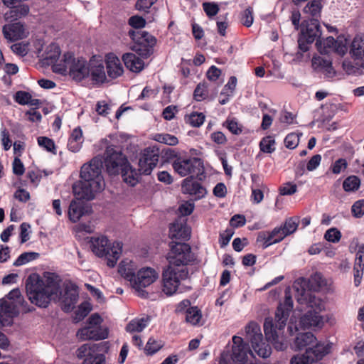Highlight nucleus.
<instances>
[{
    "mask_svg": "<svg viewBox=\"0 0 364 364\" xmlns=\"http://www.w3.org/2000/svg\"><path fill=\"white\" fill-rule=\"evenodd\" d=\"M172 167L181 177L190 175L191 178L202 180L205 177L203 161L196 157H176L172 162Z\"/></svg>",
    "mask_w": 364,
    "mask_h": 364,
    "instance_id": "7",
    "label": "nucleus"
},
{
    "mask_svg": "<svg viewBox=\"0 0 364 364\" xmlns=\"http://www.w3.org/2000/svg\"><path fill=\"white\" fill-rule=\"evenodd\" d=\"M322 5L320 0H312L309 1L304 8V12L316 18L320 16Z\"/></svg>",
    "mask_w": 364,
    "mask_h": 364,
    "instance_id": "36",
    "label": "nucleus"
},
{
    "mask_svg": "<svg viewBox=\"0 0 364 364\" xmlns=\"http://www.w3.org/2000/svg\"><path fill=\"white\" fill-rule=\"evenodd\" d=\"M103 161L100 157L93 158L80 170L81 180L73 186L75 197L80 200H91L95 194L104 190L105 183L102 175Z\"/></svg>",
    "mask_w": 364,
    "mask_h": 364,
    "instance_id": "2",
    "label": "nucleus"
},
{
    "mask_svg": "<svg viewBox=\"0 0 364 364\" xmlns=\"http://www.w3.org/2000/svg\"><path fill=\"white\" fill-rule=\"evenodd\" d=\"M123 181L130 186H134L139 179L140 172L133 168L129 164L121 171Z\"/></svg>",
    "mask_w": 364,
    "mask_h": 364,
    "instance_id": "32",
    "label": "nucleus"
},
{
    "mask_svg": "<svg viewBox=\"0 0 364 364\" xmlns=\"http://www.w3.org/2000/svg\"><path fill=\"white\" fill-rule=\"evenodd\" d=\"M274 239L272 231H264L259 233L257 241V242L262 243L263 249H265L276 243Z\"/></svg>",
    "mask_w": 364,
    "mask_h": 364,
    "instance_id": "39",
    "label": "nucleus"
},
{
    "mask_svg": "<svg viewBox=\"0 0 364 364\" xmlns=\"http://www.w3.org/2000/svg\"><path fill=\"white\" fill-rule=\"evenodd\" d=\"M38 144L40 146L43 147L46 151L55 154V146L52 139L46 136H39L38 138Z\"/></svg>",
    "mask_w": 364,
    "mask_h": 364,
    "instance_id": "47",
    "label": "nucleus"
},
{
    "mask_svg": "<svg viewBox=\"0 0 364 364\" xmlns=\"http://www.w3.org/2000/svg\"><path fill=\"white\" fill-rule=\"evenodd\" d=\"M292 309L293 300L290 289L287 288L285 290L284 302L280 303L277 309L274 320L272 318H266L264 320V331L266 339L271 342L277 350H283L287 348L284 330Z\"/></svg>",
    "mask_w": 364,
    "mask_h": 364,
    "instance_id": "3",
    "label": "nucleus"
},
{
    "mask_svg": "<svg viewBox=\"0 0 364 364\" xmlns=\"http://www.w3.org/2000/svg\"><path fill=\"white\" fill-rule=\"evenodd\" d=\"M298 302L300 304L306 303L311 308L316 307L314 310L308 311L300 319V325L304 328H309L313 326H318L322 323V317L319 312L323 308L321 301L315 296H312L310 293L306 292L305 289H302L301 297L298 298Z\"/></svg>",
    "mask_w": 364,
    "mask_h": 364,
    "instance_id": "8",
    "label": "nucleus"
},
{
    "mask_svg": "<svg viewBox=\"0 0 364 364\" xmlns=\"http://www.w3.org/2000/svg\"><path fill=\"white\" fill-rule=\"evenodd\" d=\"M294 348L297 350L306 349V351L302 355H294L291 359V364H313L329 353L328 345L318 343L311 332L298 333L294 342Z\"/></svg>",
    "mask_w": 364,
    "mask_h": 364,
    "instance_id": "4",
    "label": "nucleus"
},
{
    "mask_svg": "<svg viewBox=\"0 0 364 364\" xmlns=\"http://www.w3.org/2000/svg\"><path fill=\"white\" fill-rule=\"evenodd\" d=\"M202 318V313L198 306H193L186 310V321L193 326L200 323Z\"/></svg>",
    "mask_w": 364,
    "mask_h": 364,
    "instance_id": "35",
    "label": "nucleus"
},
{
    "mask_svg": "<svg viewBox=\"0 0 364 364\" xmlns=\"http://www.w3.org/2000/svg\"><path fill=\"white\" fill-rule=\"evenodd\" d=\"M31 95L25 91H18L14 95L15 101L21 105H28Z\"/></svg>",
    "mask_w": 364,
    "mask_h": 364,
    "instance_id": "56",
    "label": "nucleus"
},
{
    "mask_svg": "<svg viewBox=\"0 0 364 364\" xmlns=\"http://www.w3.org/2000/svg\"><path fill=\"white\" fill-rule=\"evenodd\" d=\"M119 272L133 284L136 274L132 264H125L124 262H122L119 264Z\"/></svg>",
    "mask_w": 364,
    "mask_h": 364,
    "instance_id": "37",
    "label": "nucleus"
},
{
    "mask_svg": "<svg viewBox=\"0 0 364 364\" xmlns=\"http://www.w3.org/2000/svg\"><path fill=\"white\" fill-rule=\"evenodd\" d=\"M77 337L82 341L103 340L107 338L108 331L101 326H85L77 332Z\"/></svg>",
    "mask_w": 364,
    "mask_h": 364,
    "instance_id": "20",
    "label": "nucleus"
},
{
    "mask_svg": "<svg viewBox=\"0 0 364 364\" xmlns=\"http://www.w3.org/2000/svg\"><path fill=\"white\" fill-rule=\"evenodd\" d=\"M226 127L233 134L239 135L242 132V127L236 119H227L225 121Z\"/></svg>",
    "mask_w": 364,
    "mask_h": 364,
    "instance_id": "51",
    "label": "nucleus"
},
{
    "mask_svg": "<svg viewBox=\"0 0 364 364\" xmlns=\"http://www.w3.org/2000/svg\"><path fill=\"white\" fill-rule=\"evenodd\" d=\"M245 331L255 352L259 357L268 358L272 353V348L263 341L260 326L256 322L252 321L246 326Z\"/></svg>",
    "mask_w": 364,
    "mask_h": 364,
    "instance_id": "12",
    "label": "nucleus"
},
{
    "mask_svg": "<svg viewBox=\"0 0 364 364\" xmlns=\"http://www.w3.org/2000/svg\"><path fill=\"white\" fill-rule=\"evenodd\" d=\"M83 142L82 132L80 127L75 128L68 139V148L72 152H77L82 147Z\"/></svg>",
    "mask_w": 364,
    "mask_h": 364,
    "instance_id": "31",
    "label": "nucleus"
},
{
    "mask_svg": "<svg viewBox=\"0 0 364 364\" xmlns=\"http://www.w3.org/2000/svg\"><path fill=\"white\" fill-rule=\"evenodd\" d=\"M297 191V186L296 184L287 182L280 187L279 193L282 196H291Z\"/></svg>",
    "mask_w": 364,
    "mask_h": 364,
    "instance_id": "60",
    "label": "nucleus"
},
{
    "mask_svg": "<svg viewBox=\"0 0 364 364\" xmlns=\"http://www.w3.org/2000/svg\"><path fill=\"white\" fill-rule=\"evenodd\" d=\"M193 178L187 177L183 181V193L194 196L197 199H200L205 196L206 189L199 182L193 181Z\"/></svg>",
    "mask_w": 364,
    "mask_h": 364,
    "instance_id": "22",
    "label": "nucleus"
},
{
    "mask_svg": "<svg viewBox=\"0 0 364 364\" xmlns=\"http://www.w3.org/2000/svg\"><path fill=\"white\" fill-rule=\"evenodd\" d=\"M11 50L18 55L25 56L28 53V43H16L11 46Z\"/></svg>",
    "mask_w": 364,
    "mask_h": 364,
    "instance_id": "57",
    "label": "nucleus"
},
{
    "mask_svg": "<svg viewBox=\"0 0 364 364\" xmlns=\"http://www.w3.org/2000/svg\"><path fill=\"white\" fill-rule=\"evenodd\" d=\"M107 348V343L99 344L85 343L77 350V358L82 359V364H105V355L102 353Z\"/></svg>",
    "mask_w": 364,
    "mask_h": 364,
    "instance_id": "13",
    "label": "nucleus"
},
{
    "mask_svg": "<svg viewBox=\"0 0 364 364\" xmlns=\"http://www.w3.org/2000/svg\"><path fill=\"white\" fill-rule=\"evenodd\" d=\"M328 59L323 57H314L312 59V66L318 72H321L328 63Z\"/></svg>",
    "mask_w": 364,
    "mask_h": 364,
    "instance_id": "61",
    "label": "nucleus"
},
{
    "mask_svg": "<svg viewBox=\"0 0 364 364\" xmlns=\"http://www.w3.org/2000/svg\"><path fill=\"white\" fill-rule=\"evenodd\" d=\"M341 237V232L335 228H330L328 230L325 235L324 238L331 242L336 243L339 242Z\"/></svg>",
    "mask_w": 364,
    "mask_h": 364,
    "instance_id": "49",
    "label": "nucleus"
},
{
    "mask_svg": "<svg viewBox=\"0 0 364 364\" xmlns=\"http://www.w3.org/2000/svg\"><path fill=\"white\" fill-rule=\"evenodd\" d=\"M122 60L125 66L134 73L140 72L144 67V60L132 53H124L122 55Z\"/></svg>",
    "mask_w": 364,
    "mask_h": 364,
    "instance_id": "28",
    "label": "nucleus"
},
{
    "mask_svg": "<svg viewBox=\"0 0 364 364\" xmlns=\"http://www.w3.org/2000/svg\"><path fill=\"white\" fill-rule=\"evenodd\" d=\"M2 33L4 38L10 42L23 39L26 36L24 26L20 22L4 25Z\"/></svg>",
    "mask_w": 364,
    "mask_h": 364,
    "instance_id": "21",
    "label": "nucleus"
},
{
    "mask_svg": "<svg viewBox=\"0 0 364 364\" xmlns=\"http://www.w3.org/2000/svg\"><path fill=\"white\" fill-rule=\"evenodd\" d=\"M204 121L205 115L200 112H193L188 117L187 119V122H188L193 127H200L203 124Z\"/></svg>",
    "mask_w": 364,
    "mask_h": 364,
    "instance_id": "45",
    "label": "nucleus"
},
{
    "mask_svg": "<svg viewBox=\"0 0 364 364\" xmlns=\"http://www.w3.org/2000/svg\"><path fill=\"white\" fill-rule=\"evenodd\" d=\"M60 55V48L58 45L56 43L50 44L46 51H45V58L44 60L46 61L48 64H53V65L56 63L58 58Z\"/></svg>",
    "mask_w": 364,
    "mask_h": 364,
    "instance_id": "33",
    "label": "nucleus"
},
{
    "mask_svg": "<svg viewBox=\"0 0 364 364\" xmlns=\"http://www.w3.org/2000/svg\"><path fill=\"white\" fill-rule=\"evenodd\" d=\"M39 253L35 252H26L21 254L18 258L14 261L13 265L15 267H20L33 261L39 257Z\"/></svg>",
    "mask_w": 364,
    "mask_h": 364,
    "instance_id": "38",
    "label": "nucleus"
},
{
    "mask_svg": "<svg viewBox=\"0 0 364 364\" xmlns=\"http://www.w3.org/2000/svg\"><path fill=\"white\" fill-rule=\"evenodd\" d=\"M22 306L25 312L34 310V308L26 309L23 305L16 304L14 301L2 299L0 303V322L3 326H9L13 323V318L19 314V307Z\"/></svg>",
    "mask_w": 364,
    "mask_h": 364,
    "instance_id": "16",
    "label": "nucleus"
},
{
    "mask_svg": "<svg viewBox=\"0 0 364 364\" xmlns=\"http://www.w3.org/2000/svg\"><path fill=\"white\" fill-rule=\"evenodd\" d=\"M188 277V269L166 266L162 272V291L167 296L174 294L182 280Z\"/></svg>",
    "mask_w": 364,
    "mask_h": 364,
    "instance_id": "10",
    "label": "nucleus"
},
{
    "mask_svg": "<svg viewBox=\"0 0 364 364\" xmlns=\"http://www.w3.org/2000/svg\"><path fill=\"white\" fill-rule=\"evenodd\" d=\"M353 269H364V243L362 244L356 253Z\"/></svg>",
    "mask_w": 364,
    "mask_h": 364,
    "instance_id": "52",
    "label": "nucleus"
},
{
    "mask_svg": "<svg viewBox=\"0 0 364 364\" xmlns=\"http://www.w3.org/2000/svg\"><path fill=\"white\" fill-rule=\"evenodd\" d=\"M203 10L208 17L215 16L219 11L218 5L215 3L205 2L203 4Z\"/></svg>",
    "mask_w": 364,
    "mask_h": 364,
    "instance_id": "59",
    "label": "nucleus"
},
{
    "mask_svg": "<svg viewBox=\"0 0 364 364\" xmlns=\"http://www.w3.org/2000/svg\"><path fill=\"white\" fill-rule=\"evenodd\" d=\"M299 143V136L296 133H290L284 139L285 146L289 149H295Z\"/></svg>",
    "mask_w": 364,
    "mask_h": 364,
    "instance_id": "50",
    "label": "nucleus"
},
{
    "mask_svg": "<svg viewBox=\"0 0 364 364\" xmlns=\"http://www.w3.org/2000/svg\"><path fill=\"white\" fill-rule=\"evenodd\" d=\"M4 14V18L6 21H13L26 16L29 12V7L25 4H14Z\"/></svg>",
    "mask_w": 364,
    "mask_h": 364,
    "instance_id": "29",
    "label": "nucleus"
},
{
    "mask_svg": "<svg viewBox=\"0 0 364 364\" xmlns=\"http://www.w3.org/2000/svg\"><path fill=\"white\" fill-rule=\"evenodd\" d=\"M208 95L207 82H200L196 87L193 93L194 99L196 101H202L207 98Z\"/></svg>",
    "mask_w": 364,
    "mask_h": 364,
    "instance_id": "43",
    "label": "nucleus"
},
{
    "mask_svg": "<svg viewBox=\"0 0 364 364\" xmlns=\"http://www.w3.org/2000/svg\"><path fill=\"white\" fill-rule=\"evenodd\" d=\"M106 68L107 75L112 79L119 77L124 72L120 60L112 53L106 56Z\"/></svg>",
    "mask_w": 364,
    "mask_h": 364,
    "instance_id": "24",
    "label": "nucleus"
},
{
    "mask_svg": "<svg viewBox=\"0 0 364 364\" xmlns=\"http://www.w3.org/2000/svg\"><path fill=\"white\" fill-rule=\"evenodd\" d=\"M90 247L95 255L99 257H105L109 267H114L122 252V243L115 241L111 243L107 237H92Z\"/></svg>",
    "mask_w": 364,
    "mask_h": 364,
    "instance_id": "6",
    "label": "nucleus"
},
{
    "mask_svg": "<svg viewBox=\"0 0 364 364\" xmlns=\"http://www.w3.org/2000/svg\"><path fill=\"white\" fill-rule=\"evenodd\" d=\"M154 139L159 143L169 146H175L178 143V138L169 134H156Z\"/></svg>",
    "mask_w": 364,
    "mask_h": 364,
    "instance_id": "42",
    "label": "nucleus"
},
{
    "mask_svg": "<svg viewBox=\"0 0 364 364\" xmlns=\"http://www.w3.org/2000/svg\"><path fill=\"white\" fill-rule=\"evenodd\" d=\"M166 259L169 266L188 269L186 266L193 262L195 257L188 244L171 242V250L167 254Z\"/></svg>",
    "mask_w": 364,
    "mask_h": 364,
    "instance_id": "9",
    "label": "nucleus"
},
{
    "mask_svg": "<svg viewBox=\"0 0 364 364\" xmlns=\"http://www.w3.org/2000/svg\"><path fill=\"white\" fill-rule=\"evenodd\" d=\"M169 237L171 239L188 240L191 237V230L186 223L174 222L169 227Z\"/></svg>",
    "mask_w": 364,
    "mask_h": 364,
    "instance_id": "25",
    "label": "nucleus"
},
{
    "mask_svg": "<svg viewBox=\"0 0 364 364\" xmlns=\"http://www.w3.org/2000/svg\"><path fill=\"white\" fill-rule=\"evenodd\" d=\"M253 19V9L248 7L242 12L241 21L244 26L250 27L252 25Z\"/></svg>",
    "mask_w": 364,
    "mask_h": 364,
    "instance_id": "54",
    "label": "nucleus"
},
{
    "mask_svg": "<svg viewBox=\"0 0 364 364\" xmlns=\"http://www.w3.org/2000/svg\"><path fill=\"white\" fill-rule=\"evenodd\" d=\"M321 31L320 30V25L316 18H312L309 21H305L302 24L301 36L308 43H313L316 40V46L321 43L320 36Z\"/></svg>",
    "mask_w": 364,
    "mask_h": 364,
    "instance_id": "19",
    "label": "nucleus"
},
{
    "mask_svg": "<svg viewBox=\"0 0 364 364\" xmlns=\"http://www.w3.org/2000/svg\"><path fill=\"white\" fill-rule=\"evenodd\" d=\"M159 277V273L153 268L144 267L138 271L136 274L133 288L136 290L138 296L142 298H146L148 293L143 289L152 283H154Z\"/></svg>",
    "mask_w": 364,
    "mask_h": 364,
    "instance_id": "15",
    "label": "nucleus"
},
{
    "mask_svg": "<svg viewBox=\"0 0 364 364\" xmlns=\"http://www.w3.org/2000/svg\"><path fill=\"white\" fill-rule=\"evenodd\" d=\"M13 173L16 176H21L25 172L23 164L18 156L14 158L13 164Z\"/></svg>",
    "mask_w": 364,
    "mask_h": 364,
    "instance_id": "62",
    "label": "nucleus"
},
{
    "mask_svg": "<svg viewBox=\"0 0 364 364\" xmlns=\"http://www.w3.org/2000/svg\"><path fill=\"white\" fill-rule=\"evenodd\" d=\"M232 359L237 364H245L247 360L248 354H252L248 344L244 343L243 339L237 336L232 337Z\"/></svg>",
    "mask_w": 364,
    "mask_h": 364,
    "instance_id": "18",
    "label": "nucleus"
},
{
    "mask_svg": "<svg viewBox=\"0 0 364 364\" xmlns=\"http://www.w3.org/2000/svg\"><path fill=\"white\" fill-rule=\"evenodd\" d=\"M52 70L62 75L69 74L73 80L80 82L88 77L89 63L82 58H75L73 53L68 52L59 63L52 65Z\"/></svg>",
    "mask_w": 364,
    "mask_h": 364,
    "instance_id": "5",
    "label": "nucleus"
},
{
    "mask_svg": "<svg viewBox=\"0 0 364 364\" xmlns=\"http://www.w3.org/2000/svg\"><path fill=\"white\" fill-rule=\"evenodd\" d=\"M161 346L162 345L160 342L156 341L154 338H149L145 346V350L147 354L153 355L156 353Z\"/></svg>",
    "mask_w": 364,
    "mask_h": 364,
    "instance_id": "55",
    "label": "nucleus"
},
{
    "mask_svg": "<svg viewBox=\"0 0 364 364\" xmlns=\"http://www.w3.org/2000/svg\"><path fill=\"white\" fill-rule=\"evenodd\" d=\"M129 36L134 42L132 49L139 55L148 58L153 52V47L156 43V38L145 31H136L131 29L128 32Z\"/></svg>",
    "mask_w": 364,
    "mask_h": 364,
    "instance_id": "11",
    "label": "nucleus"
},
{
    "mask_svg": "<svg viewBox=\"0 0 364 364\" xmlns=\"http://www.w3.org/2000/svg\"><path fill=\"white\" fill-rule=\"evenodd\" d=\"M299 225V219L296 218H289L286 220L283 226H281L287 235L294 232Z\"/></svg>",
    "mask_w": 364,
    "mask_h": 364,
    "instance_id": "44",
    "label": "nucleus"
},
{
    "mask_svg": "<svg viewBox=\"0 0 364 364\" xmlns=\"http://www.w3.org/2000/svg\"><path fill=\"white\" fill-rule=\"evenodd\" d=\"M7 301H14L16 304H18L23 306L24 301L23 298L21 294V291L18 289H14L6 295Z\"/></svg>",
    "mask_w": 364,
    "mask_h": 364,
    "instance_id": "58",
    "label": "nucleus"
},
{
    "mask_svg": "<svg viewBox=\"0 0 364 364\" xmlns=\"http://www.w3.org/2000/svg\"><path fill=\"white\" fill-rule=\"evenodd\" d=\"M75 200H73L70 204L68 209L69 219L73 223L77 222L80 218L85 214V208L83 203L81 200L77 199L76 197Z\"/></svg>",
    "mask_w": 364,
    "mask_h": 364,
    "instance_id": "30",
    "label": "nucleus"
},
{
    "mask_svg": "<svg viewBox=\"0 0 364 364\" xmlns=\"http://www.w3.org/2000/svg\"><path fill=\"white\" fill-rule=\"evenodd\" d=\"M149 321L148 317L133 319L127 325L126 331L130 333L141 332L147 326Z\"/></svg>",
    "mask_w": 364,
    "mask_h": 364,
    "instance_id": "34",
    "label": "nucleus"
},
{
    "mask_svg": "<svg viewBox=\"0 0 364 364\" xmlns=\"http://www.w3.org/2000/svg\"><path fill=\"white\" fill-rule=\"evenodd\" d=\"M104 163L109 175L118 174L129 164L122 152L112 146H108L105 151Z\"/></svg>",
    "mask_w": 364,
    "mask_h": 364,
    "instance_id": "14",
    "label": "nucleus"
},
{
    "mask_svg": "<svg viewBox=\"0 0 364 364\" xmlns=\"http://www.w3.org/2000/svg\"><path fill=\"white\" fill-rule=\"evenodd\" d=\"M88 77H90L94 84H102L107 80L105 66L100 61L90 60Z\"/></svg>",
    "mask_w": 364,
    "mask_h": 364,
    "instance_id": "23",
    "label": "nucleus"
},
{
    "mask_svg": "<svg viewBox=\"0 0 364 364\" xmlns=\"http://www.w3.org/2000/svg\"><path fill=\"white\" fill-rule=\"evenodd\" d=\"M360 185V181L358 177L350 176L344 180L343 188L347 192L354 191L359 188Z\"/></svg>",
    "mask_w": 364,
    "mask_h": 364,
    "instance_id": "41",
    "label": "nucleus"
},
{
    "mask_svg": "<svg viewBox=\"0 0 364 364\" xmlns=\"http://www.w3.org/2000/svg\"><path fill=\"white\" fill-rule=\"evenodd\" d=\"M350 54L355 60H360L361 67H364V39L355 36L350 46Z\"/></svg>",
    "mask_w": 364,
    "mask_h": 364,
    "instance_id": "27",
    "label": "nucleus"
},
{
    "mask_svg": "<svg viewBox=\"0 0 364 364\" xmlns=\"http://www.w3.org/2000/svg\"><path fill=\"white\" fill-rule=\"evenodd\" d=\"M347 165L348 164L346 159H339L333 164L332 172L335 174H338L347 167Z\"/></svg>",
    "mask_w": 364,
    "mask_h": 364,
    "instance_id": "64",
    "label": "nucleus"
},
{
    "mask_svg": "<svg viewBox=\"0 0 364 364\" xmlns=\"http://www.w3.org/2000/svg\"><path fill=\"white\" fill-rule=\"evenodd\" d=\"M78 299V292L77 289L73 287H66L65 289L64 294L62 298L63 306L62 309L64 311H71Z\"/></svg>",
    "mask_w": 364,
    "mask_h": 364,
    "instance_id": "26",
    "label": "nucleus"
},
{
    "mask_svg": "<svg viewBox=\"0 0 364 364\" xmlns=\"http://www.w3.org/2000/svg\"><path fill=\"white\" fill-rule=\"evenodd\" d=\"M353 215L360 218L364 215V200H359L353 203L351 207Z\"/></svg>",
    "mask_w": 364,
    "mask_h": 364,
    "instance_id": "53",
    "label": "nucleus"
},
{
    "mask_svg": "<svg viewBox=\"0 0 364 364\" xmlns=\"http://www.w3.org/2000/svg\"><path fill=\"white\" fill-rule=\"evenodd\" d=\"M159 149L156 146L146 148L139 161L140 173L149 175L159 162Z\"/></svg>",
    "mask_w": 364,
    "mask_h": 364,
    "instance_id": "17",
    "label": "nucleus"
},
{
    "mask_svg": "<svg viewBox=\"0 0 364 364\" xmlns=\"http://www.w3.org/2000/svg\"><path fill=\"white\" fill-rule=\"evenodd\" d=\"M43 279L38 274H30L26 281V289L31 302L40 308H46L52 299L60 294V279L47 272Z\"/></svg>",
    "mask_w": 364,
    "mask_h": 364,
    "instance_id": "1",
    "label": "nucleus"
},
{
    "mask_svg": "<svg viewBox=\"0 0 364 364\" xmlns=\"http://www.w3.org/2000/svg\"><path fill=\"white\" fill-rule=\"evenodd\" d=\"M275 140L272 136L263 137L259 142V148L261 151L264 153L271 154L274 151Z\"/></svg>",
    "mask_w": 364,
    "mask_h": 364,
    "instance_id": "40",
    "label": "nucleus"
},
{
    "mask_svg": "<svg viewBox=\"0 0 364 364\" xmlns=\"http://www.w3.org/2000/svg\"><path fill=\"white\" fill-rule=\"evenodd\" d=\"M129 24L134 28H141L144 27L146 21L141 16H134L129 18Z\"/></svg>",
    "mask_w": 364,
    "mask_h": 364,
    "instance_id": "63",
    "label": "nucleus"
},
{
    "mask_svg": "<svg viewBox=\"0 0 364 364\" xmlns=\"http://www.w3.org/2000/svg\"><path fill=\"white\" fill-rule=\"evenodd\" d=\"M309 288L314 291H318L324 285V280L319 273H316L309 280Z\"/></svg>",
    "mask_w": 364,
    "mask_h": 364,
    "instance_id": "46",
    "label": "nucleus"
},
{
    "mask_svg": "<svg viewBox=\"0 0 364 364\" xmlns=\"http://www.w3.org/2000/svg\"><path fill=\"white\" fill-rule=\"evenodd\" d=\"M335 51L343 55L348 50V40L344 37L339 36L336 39V44L334 47Z\"/></svg>",
    "mask_w": 364,
    "mask_h": 364,
    "instance_id": "48",
    "label": "nucleus"
}]
</instances>
